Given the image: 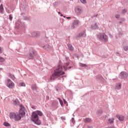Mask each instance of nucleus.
I'll return each instance as SVG.
<instances>
[{
	"label": "nucleus",
	"mask_w": 128,
	"mask_h": 128,
	"mask_svg": "<svg viewBox=\"0 0 128 128\" xmlns=\"http://www.w3.org/2000/svg\"><path fill=\"white\" fill-rule=\"evenodd\" d=\"M64 72L62 70V66L60 65L58 66L56 70H54V73L50 78L51 80H54L58 78H60L61 76H64Z\"/></svg>",
	"instance_id": "nucleus-1"
},
{
	"label": "nucleus",
	"mask_w": 128,
	"mask_h": 128,
	"mask_svg": "<svg viewBox=\"0 0 128 128\" xmlns=\"http://www.w3.org/2000/svg\"><path fill=\"white\" fill-rule=\"evenodd\" d=\"M38 116H42V112L40 110L34 111L32 114V120L36 124L40 125L41 124L40 120H39Z\"/></svg>",
	"instance_id": "nucleus-2"
},
{
	"label": "nucleus",
	"mask_w": 128,
	"mask_h": 128,
	"mask_svg": "<svg viewBox=\"0 0 128 128\" xmlns=\"http://www.w3.org/2000/svg\"><path fill=\"white\" fill-rule=\"evenodd\" d=\"M24 107L22 106L21 109H20L19 114L16 113V114L15 115L14 118L13 119L14 120H16V122H18V120H22V116H24Z\"/></svg>",
	"instance_id": "nucleus-3"
},
{
	"label": "nucleus",
	"mask_w": 128,
	"mask_h": 128,
	"mask_svg": "<svg viewBox=\"0 0 128 128\" xmlns=\"http://www.w3.org/2000/svg\"><path fill=\"white\" fill-rule=\"evenodd\" d=\"M98 38L102 40H104V42H108V38L104 34H100L98 36Z\"/></svg>",
	"instance_id": "nucleus-4"
},
{
	"label": "nucleus",
	"mask_w": 128,
	"mask_h": 128,
	"mask_svg": "<svg viewBox=\"0 0 128 128\" xmlns=\"http://www.w3.org/2000/svg\"><path fill=\"white\" fill-rule=\"evenodd\" d=\"M7 86L9 88H14V83L10 80V79H8L7 80Z\"/></svg>",
	"instance_id": "nucleus-5"
},
{
	"label": "nucleus",
	"mask_w": 128,
	"mask_h": 128,
	"mask_svg": "<svg viewBox=\"0 0 128 128\" xmlns=\"http://www.w3.org/2000/svg\"><path fill=\"white\" fill-rule=\"evenodd\" d=\"M75 12L78 16H80V14L82 12V9L81 7L76 6L75 8Z\"/></svg>",
	"instance_id": "nucleus-6"
},
{
	"label": "nucleus",
	"mask_w": 128,
	"mask_h": 128,
	"mask_svg": "<svg viewBox=\"0 0 128 128\" xmlns=\"http://www.w3.org/2000/svg\"><path fill=\"white\" fill-rule=\"evenodd\" d=\"M79 24H80V21H78V20H74L73 22L72 26H71L72 30H74V28H76V26H78Z\"/></svg>",
	"instance_id": "nucleus-7"
},
{
	"label": "nucleus",
	"mask_w": 128,
	"mask_h": 128,
	"mask_svg": "<svg viewBox=\"0 0 128 128\" xmlns=\"http://www.w3.org/2000/svg\"><path fill=\"white\" fill-rule=\"evenodd\" d=\"M35 54V51H34V50H31L28 56V58H29V60H32V58H34V56L36 54Z\"/></svg>",
	"instance_id": "nucleus-8"
},
{
	"label": "nucleus",
	"mask_w": 128,
	"mask_h": 128,
	"mask_svg": "<svg viewBox=\"0 0 128 128\" xmlns=\"http://www.w3.org/2000/svg\"><path fill=\"white\" fill-rule=\"evenodd\" d=\"M99 26V23H95L91 26L90 28L92 30H98V28Z\"/></svg>",
	"instance_id": "nucleus-9"
},
{
	"label": "nucleus",
	"mask_w": 128,
	"mask_h": 128,
	"mask_svg": "<svg viewBox=\"0 0 128 128\" xmlns=\"http://www.w3.org/2000/svg\"><path fill=\"white\" fill-rule=\"evenodd\" d=\"M128 74L126 72H122L120 74V76L122 78H128Z\"/></svg>",
	"instance_id": "nucleus-10"
},
{
	"label": "nucleus",
	"mask_w": 128,
	"mask_h": 128,
	"mask_svg": "<svg viewBox=\"0 0 128 128\" xmlns=\"http://www.w3.org/2000/svg\"><path fill=\"white\" fill-rule=\"evenodd\" d=\"M78 36L79 38H80L82 36V38H86V31L83 30L81 32H80L78 35Z\"/></svg>",
	"instance_id": "nucleus-11"
},
{
	"label": "nucleus",
	"mask_w": 128,
	"mask_h": 128,
	"mask_svg": "<svg viewBox=\"0 0 128 128\" xmlns=\"http://www.w3.org/2000/svg\"><path fill=\"white\" fill-rule=\"evenodd\" d=\"M68 66H70V62H66L64 64L63 67L64 68V69L65 70H68H68H70V68H72V66H70L68 68Z\"/></svg>",
	"instance_id": "nucleus-12"
},
{
	"label": "nucleus",
	"mask_w": 128,
	"mask_h": 128,
	"mask_svg": "<svg viewBox=\"0 0 128 128\" xmlns=\"http://www.w3.org/2000/svg\"><path fill=\"white\" fill-rule=\"evenodd\" d=\"M16 113L12 112L10 114L9 116L10 118H11L12 120H14V118L16 117Z\"/></svg>",
	"instance_id": "nucleus-13"
},
{
	"label": "nucleus",
	"mask_w": 128,
	"mask_h": 128,
	"mask_svg": "<svg viewBox=\"0 0 128 128\" xmlns=\"http://www.w3.org/2000/svg\"><path fill=\"white\" fill-rule=\"evenodd\" d=\"M116 117L117 118H118V120H120V122H122V120H124V117L122 116L116 115Z\"/></svg>",
	"instance_id": "nucleus-14"
},
{
	"label": "nucleus",
	"mask_w": 128,
	"mask_h": 128,
	"mask_svg": "<svg viewBox=\"0 0 128 128\" xmlns=\"http://www.w3.org/2000/svg\"><path fill=\"white\" fill-rule=\"evenodd\" d=\"M67 46L68 47V50H70L71 52H72L74 50V47L72 46V44H68Z\"/></svg>",
	"instance_id": "nucleus-15"
},
{
	"label": "nucleus",
	"mask_w": 128,
	"mask_h": 128,
	"mask_svg": "<svg viewBox=\"0 0 128 128\" xmlns=\"http://www.w3.org/2000/svg\"><path fill=\"white\" fill-rule=\"evenodd\" d=\"M4 5L1 4L0 5V14H4Z\"/></svg>",
	"instance_id": "nucleus-16"
},
{
	"label": "nucleus",
	"mask_w": 128,
	"mask_h": 128,
	"mask_svg": "<svg viewBox=\"0 0 128 128\" xmlns=\"http://www.w3.org/2000/svg\"><path fill=\"white\" fill-rule=\"evenodd\" d=\"M115 88L116 90H120L122 88V84L120 83L116 84Z\"/></svg>",
	"instance_id": "nucleus-17"
},
{
	"label": "nucleus",
	"mask_w": 128,
	"mask_h": 128,
	"mask_svg": "<svg viewBox=\"0 0 128 128\" xmlns=\"http://www.w3.org/2000/svg\"><path fill=\"white\" fill-rule=\"evenodd\" d=\"M114 118H109L108 120V124H114Z\"/></svg>",
	"instance_id": "nucleus-18"
},
{
	"label": "nucleus",
	"mask_w": 128,
	"mask_h": 128,
	"mask_svg": "<svg viewBox=\"0 0 128 128\" xmlns=\"http://www.w3.org/2000/svg\"><path fill=\"white\" fill-rule=\"evenodd\" d=\"M92 122V119L90 118H86L84 120V122L86 123L90 122Z\"/></svg>",
	"instance_id": "nucleus-19"
},
{
	"label": "nucleus",
	"mask_w": 128,
	"mask_h": 128,
	"mask_svg": "<svg viewBox=\"0 0 128 128\" xmlns=\"http://www.w3.org/2000/svg\"><path fill=\"white\" fill-rule=\"evenodd\" d=\"M9 77L10 78H12V80H16V77H14V76L12 74H9Z\"/></svg>",
	"instance_id": "nucleus-20"
},
{
	"label": "nucleus",
	"mask_w": 128,
	"mask_h": 128,
	"mask_svg": "<svg viewBox=\"0 0 128 128\" xmlns=\"http://www.w3.org/2000/svg\"><path fill=\"white\" fill-rule=\"evenodd\" d=\"M32 36L33 37H34V36H38V33L36 32H32Z\"/></svg>",
	"instance_id": "nucleus-21"
},
{
	"label": "nucleus",
	"mask_w": 128,
	"mask_h": 128,
	"mask_svg": "<svg viewBox=\"0 0 128 128\" xmlns=\"http://www.w3.org/2000/svg\"><path fill=\"white\" fill-rule=\"evenodd\" d=\"M58 100L60 102V105L62 106V105L64 104V102H62V100H61V99L60 98H58Z\"/></svg>",
	"instance_id": "nucleus-22"
},
{
	"label": "nucleus",
	"mask_w": 128,
	"mask_h": 128,
	"mask_svg": "<svg viewBox=\"0 0 128 128\" xmlns=\"http://www.w3.org/2000/svg\"><path fill=\"white\" fill-rule=\"evenodd\" d=\"M43 48H45V50H48V48H50V46L49 45L46 44L44 46H43Z\"/></svg>",
	"instance_id": "nucleus-23"
},
{
	"label": "nucleus",
	"mask_w": 128,
	"mask_h": 128,
	"mask_svg": "<svg viewBox=\"0 0 128 128\" xmlns=\"http://www.w3.org/2000/svg\"><path fill=\"white\" fill-rule=\"evenodd\" d=\"M102 114V110H100L96 112V114H98V116H100V114Z\"/></svg>",
	"instance_id": "nucleus-24"
},
{
	"label": "nucleus",
	"mask_w": 128,
	"mask_h": 128,
	"mask_svg": "<svg viewBox=\"0 0 128 128\" xmlns=\"http://www.w3.org/2000/svg\"><path fill=\"white\" fill-rule=\"evenodd\" d=\"M31 88L33 90H36V84L32 86Z\"/></svg>",
	"instance_id": "nucleus-25"
},
{
	"label": "nucleus",
	"mask_w": 128,
	"mask_h": 128,
	"mask_svg": "<svg viewBox=\"0 0 128 128\" xmlns=\"http://www.w3.org/2000/svg\"><path fill=\"white\" fill-rule=\"evenodd\" d=\"M80 66H82L83 68H84L86 66H87L86 64H82V63H80Z\"/></svg>",
	"instance_id": "nucleus-26"
},
{
	"label": "nucleus",
	"mask_w": 128,
	"mask_h": 128,
	"mask_svg": "<svg viewBox=\"0 0 128 128\" xmlns=\"http://www.w3.org/2000/svg\"><path fill=\"white\" fill-rule=\"evenodd\" d=\"M4 126H10V124L6 122H4Z\"/></svg>",
	"instance_id": "nucleus-27"
},
{
	"label": "nucleus",
	"mask_w": 128,
	"mask_h": 128,
	"mask_svg": "<svg viewBox=\"0 0 128 128\" xmlns=\"http://www.w3.org/2000/svg\"><path fill=\"white\" fill-rule=\"evenodd\" d=\"M20 86H26V84L24 82H21L20 84Z\"/></svg>",
	"instance_id": "nucleus-28"
},
{
	"label": "nucleus",
	"mask_w": 128,
	"mask_h": 128,
	"mask_svg": "<svg viewBox=\"0 0 128 128\" xmlns=\"http://www.w3.org/2000/svg\"><path fill=\"white\" fill-rule=\"evenodd\" d=\"M124 50L125 52H127V50H128V46H124Z\"/></svg>",
	"instance_id": "nucleus-29"
},
{
	"label": "nucleus",
	"mask_w": 128,
	"mask_h": 128,
	"mask_svg": "<svg viewBox=\"0 0 128 128\" xmlns=\"http://www.w3.org/2000/svg\"><path fill=\"white\" fill-rule=\"evenodd\" d=\"M82 4H86V0H80Z\"/></svg>",
	"instance_id": "nucleus-30"
},
{
	"label": "nucleus",
	"mask_w": 128,
	"mask_h": 128,
	"mask_svg": "<svg viewBox=\"0 0 128 128\" xmlns=\"http://www.w3.org/2000/svg\"><path fill=\"white\" fill-rule=\"evenodd\" d=\"M4 60V58L0 57V62H3Z\"/></svg>",
	"instance_id": "nucleus-31"
},
{
	"label": "nucleus",
	"mask_w": 128,
	"mask_h": 128,
	"mask_svg": "<svg viewBox=\"0 0 128 128\" xmlns=\"http://www.w3.org/2000/svg\"><path fill=\"white\" fill-rule=\"evenodd\" d=\"M9 20H12V14L9 15Z\"/></svg>",
	"instance_id": "nucleus-32"
},
{
	"label": "nucleus",
	"mask_w": 128,
	"mask_h": 128,
	"mask_svg": "<svg viewBox=\"0 0 128 128\" xmlns=\"http://www.w3.org/2000/svg\"><path fill=\"white\" fill-rule=\"evenodd\" d=\"M115 16H116V18H120V15L116 14V15Z\"/></svg>",
	"instance_id": "nucleus-33"
},
{
	"label": "nucleus",
	"mask_w": 128,
	"mask_h": 128,
	"mask_svg": "<svg viewBox=\"0 0 128 128\" xmlns=\"http://www.w3.org/2000/svg\"><path fill=\"white\" fill-rule=\"evenodd\" d=\"M122 14H124V12H126V10H124L122 12Z\"/></svg>",
	"instance_id": "nucleus-34"
},
{
	"label": "nucleus",
	"mask_w": 128,
	"mask_h": 128,
	"mask_svg": "<svg viewBox=\"0 0 128 128\" xmlns=\"http://www.w3.org/2000/svg\"><path fill=\"white\" fill-rule=\"evenodd\" d=\"M72 122H73V124L74 123V118H72Z\"/></svg>",
	"instance_id": "nucleus-35"
},
{
	"label": "nucleus",
	"mask_w": 128,
	"mask_h": 128,
	"mask_svg": "<svg viewBox=\"0 0 128 128\" xmlns=\"http://www.w3.org/2000/svg\"><path fill=\"white\" fill-rule=\"evenodd\" d=\"M46 98H48V99L50 98V96H46Z\"/></svg>",
	"instance_id": "nucleus-36"
},
{
	"label": "nucleus",
	"mask_w": 128,
	"mask_h": 128,
	"mask_svg": "<svg viewBox=\"0 0 128 128\" xmlns=\"http://www.w3.org/2000/svg\"><path fill=\"white\" fill-rule=\"evenodd\" d=\"M66 100H64V104H66Z\"/></svg>",
	"instance_id": "nucleus-37"
},
{
	"label": "nucleus",
	"mask_w": 128,
	"mask_h": 128,
	"mask_svg": "<svg viewBox=\"0 0 128 128\" xmlns=\"http://www.w3.org/2000/svg\"><path fill=\"white\" fill-rule=\"evenodd\" d=\"M2 52V50H1V48H0V54Z\"/></svg>",
	"instance_id": "nucleus-38"
},
{
	"label": "nucleus",
	"mask_w": 128,
	"mask_h": 128,
	"mask_svg": "<svg viewBox=\"0 0 128 128\" xmlns=\"http://www.w3.org/2000/svg\"><path fill=\"white\" fill-rule=\"evenodd\" d=\"M60 16H64V15H62V14H61Z\"/></svg>",
	"instance_id": "nucleus-39"
},
{
	"label": "nucleus",
	"mask_w": 128,
	"mask_h": 128,
	"mask_svg": "<svg viewBox=\"0 0 128 128\" xmlns=\"http://www.w3.org/2000/svg\"><path fill=\"white\" fill-rule=\"evenodd\" d=\"M66 18H70V17H67Z\"/></svg>",
	"instance_id": "nucleus-40"
},
{
	"label": "nucleus",
	"mask_w": 128,
	"mask_h": 128,
	"mask_svg": "<svg viewBox=\"0 0 128 128\" xmlns=\"http://www.w3.org/2000/svg\"><path fill=\"white\" fill-rule=\"evenodd\" d=\"M74 56H78V54H74Z\"/></svg>",
	"instance_id": "nucleus-41"
},
{
	"label": "nucleus",
	"mask_w": 128,
	"mask_h": 128,
	"mask_svg": "<svg viewBox=\"0 0 128 128\" xmlns=\"http://www.w3.org/2000/svg\"><path fill=\"white\" fill-rule=\"evenodd\" d=\"M58 14H61L60 12H58Z\"/></svg>",
	"instance_id": "nucleus-42"
},
{
	"label": "nucleus",
	"mask_w": 128,
	"mask_h": 128,
	"mask_svg": "<svg viewBox=\"0 0 128 128\" xmlns=\"http://www.w3.org/2000/svg\"><path fill=\"white\" fill-rule=\"evenodd\" d=\"M66 77V76H62V78Z\"/></svg>",
	"instance_id": "nucleus-43"
},
{
	"label": "nucleus",
	"mask_w": 128,
	"mask_h": 128,
	"mask_svg": "<svg viewBox=\"0 0 128 128\" xmlns=\"http://www.w3.org/2000/svg\"><path fill=\"white\" fill-rule=\"evenodd\" d=\"M2 2V0H0V2Z\"/></svg>",
	"instance_id": "nucleus-44"
},
{
	"label": "nucleus",
	"mask_w": 128,
	"mask_h": 128,
	"mask_svg": "<svg viewBox=\"0 0 128 128\" xmlns=\"http://www.w3.org/2000/svg\"><path fill=\"white\" fill-rule=\"evenodd\" d=\"M64 18H66V16H64Z\"/></svg>",
	"instance_id": "nucleus-45"
}]
</instances>
